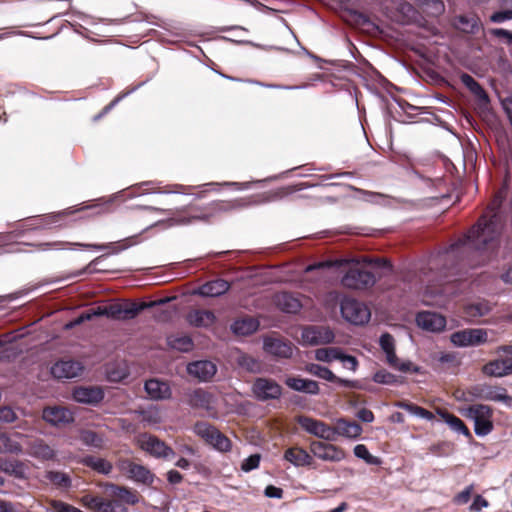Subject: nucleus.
I'll return each instance as SVG.
<instances>
[{
  "label": "nucleus",
  "mask_w": 512,
  "mask_h": 512,
  "mask_svg": "<svg viewBox=\"0 0 512 512\" xmlns=\"http://www.w3.org/2000/svg\"><path fill=\"white\" fill-rule=\"evenodd\" d=\"M239 367L250 373H259L261 371V363L251 355L239 353L236 357Z\"/></svg>",
  "instance_id": "49530a36"
},
{
  "label": "nucleus",
  "mask_w": 512,
  "mask_h": 512,
  "mask_svg": "<svg viewBox=\"0 0 512 512\" xmlns=\"http://www.w3.org/2000/svg\"><path fill=\"white\" fill-rule=\"evenodd\" d=\"M144 389L149 398L156 401L170 399L172 395L169 384L158 379L147 380Z\"/></svg>",
  "instance_id": "393cba45"
},
{
  "label": "nucleus",
  "mask_w": 512,
  "mask_h": 512,
  "mask_svg": "<svg viewBox=\"0 0 512 512\" xmlns=\"http://www.w3.org/2000/svg\"><path fill=\"white\" fill-rule=\"evenodd\" d=\"M215 315L212 311L209 310H193L188 316V322L196 327H207L214 323Z\"/></svg>",
  "instance_id": "ea45409f"
},
{
  "label": "nucleus",
  "mask_w": 512,
  "mask_h": 512,
  "mask_svg": "<svg viewBox=\"0 0 512 512\" xmlns=\"http://www.w3.org/2000/svg\"><path fill=\"white\" fill-rule=\"evenodd\" d=\"M416 323L424 330L440 332L446 326V319L438 313L424 311L417 314Z\"/></svg>",
  "instance_id": "412c9836"
},
{
  "label": "nucleus",
  "mask_w": 512,
  "mask_h": 512,
  "mask_svg": "<svg viewBox=\"0 0 512 512\" xmlns=\"http://www.w3.org/2000/svg\"><path fill=\"white\" fill-rule=\"evenodd\" d=\"M305 370L313 376H316L318 378L324 379L332 383H337L343 387L352 389L360 388V384L358 381L340 378L336 376L330 369L319 364L310 363L306 365Z\"/></svg>",
  "instance_id": "f3484780"
},
{
  "label": "nucleus",
  "mask_w": 512,
  "mask_h": 512,
  "mask_svg": "<svg viewBox=\"0 0 512 512\" xmlns=\"http://www.w3.org/2000/svg\"><path fill=\"white\" fill-rule=\"evenodd\" d=\"M128 478L137 483L150 486L155 480V475L147 467L136 464Z\"/></svg>",
  "instance_id": "c03bdc74"
},
{
  "label": "nucleus",
  "mask_w": 512,
  "mask_h": 512,
  "mask_svg": "<svg viewBox=\"0 0 512 512\" xmlns=\"http://www.w3.org/2000/svg\"><path fill=\"white\" fill-rule=\"evenodd\" d=\"M29 454L40 460H52L55 458V451L42 439H36L31 442L29 447Z\"/></svg>",
  "instance_id": "e433bc0d"
},
{
  "label": "nucleus",
  "mask_w": 512,
  "mask_h": 512,
  "mask_svg": "<svg viewBox=\"0 0 512 512\" xmlns=\"http://www.w3.org/2000/svg\"><path fill=\"white\" fill-rule=\"evenodd\" d=\"M354 455L357 458L363 459L370 465H378L380 463L379 458L371 455L367 447L363 444H358L354 447Z\"/></svg>",
  "instance_id": "603ef678"
},
{
  "label": "nucleus",
  "mask_w": 512,
  "mask_h": 512,
  "mask_svg": "<svg viewBox=\"0 0 512 512\" xmlns=\"http://www.w3.org/2000/svg\"><path fill=\"white\" fill-rule=\"evenodd\" d=\"M17 419L15 411L9 406L0 407V423H12Z\"/></svg>",
  "instance_id": "4d7b16f0"
},
{
  "label": "nucleus",
  "mask_w": 512,
  "mask_h": 512,
  "mask_svg": "<svg viewBox=\"0 0 512 512\" xmlns=\"http://www.w3.org/2000/svg\"><path fill=\"white\" fill-rule=\"evenodd\" d=\"M22 446L6 433H0V453L20 454Z\"/></svg>",
  "instance_id": "de8ad7c7"
},
{
  "label": "nucleus",
  "mask_w": 512,
  "mask_h": 512,
  "mask_svg": "<svg viewBox=\"0 0 512 512\" xmlns=\"http://www.w3.org/2000/svg\"><path fill=\"white\" fill-rule=\"evenodd\" d=\"M260 463V455L253 454L243 460L241 464V469L245 472H250L256 468H258Z\"/></svg>",
  "instance_id": "6e6d98bb"
},
{
  "label": "nucleus",
  "mask_w": 512,
  "mask_h": 512,
  "mask_svg": "<svg viewBox=\"0 0 512 512\" xmlns=\"http://www.w3.org/2000/svg\"><path fill=\"white\" fill-rule=\"evenodd\" d=\"M469 91L476 97L481 106L486 107L489 104V96L478 82Z\"/></svg>",
  "instance_id": "5fc2aeb1"
},
{
  "label": "nucleus",
  "mask_w": 512,
  "mask_h": 512,
  "mask_svg": "<svg viewBox=\"0 0 512 512\" xmlns=\"http://www.w3.org/2000/svg\"><path fill=\"white\" fill-rule=\"evenodd\" d=\"M31 246H35L38 250L46 251L50 248L55 250H63L72 246H79L87 249L94 250H105L110 248L109 244H82V243H73V242H64V241H55V242H45L39 244H30Z\"/></svg>",
  "instance_id": "2f4dec72"
},
{
  "label": "nucleus",
  "mask_w": 512,
  "mask_h": 512,
  "mask_svg": "<svg viewBox=\"0 0 512 512\" xmlns=\"http://www.w3.org/2000/svg\"><path fill=\"white\" fill-rule=\"evenodd\" d=\"M285 384L294 391L310 395H318L320 392L318 383L310 379L290 376L285 379Z\"/></svg>",
  "instance_id": "c756f323"
},
{
  "label": "nucleus",
  "mask_w": 512,
  "mask_h": 512,
  "mask_svg": "<svg viewBox=\"0 0 512 512\" xmlns=\"http://www.w3.org/2000/svg\"><path fill=\"white\" fill-rule=\"evenodd\" d=\"M51 507L55 512H70L72 505L60 500H53L51 502Z\"/></svg>",
  "instance_id": "774afa93"
},
{
  "label": "nucleus",
  "mask_w": 512,
  "mask_h": 512,
  "mask_svg": "<svg viewBox=\"0 0 512 512\" xmlns=\"http://www.w3.org/2000/svg\"><path fill=\"white\" fill-rule=\"evenodd\" d=\"M103 398L104 393L99 387H78L73 391V399L78 403L95 405Z\"/></svg>",
  "instance_id": "bb28decb"
},
{
  "label": "nucleus",
  "mask_w": 512,
  "mask_h": 512,
  "mask_svg": "<svg viewBox=\"0 0 512 512\" xmlns=\"http://www.w3.org/2000/svg\"><path fill=\"white\" fill-rule=\"evenodd\" d=\"M186 403L193 409H212L213 395L208 391L197 388L185 393Z\"/></svg>",
  "instance_id": "4be33fe9"
},
{
  "label": "nucleus",
  "mask_w": 512,
  "mask_h": 512,
  "mask_svg": "<svg viewBox=\"0 0 512 512\" xmlns=\"http://www.w3.org/2000/svg\"><path fill=\"white\" fill-rule=\"evenodd\" d=\"M217 371L216 365L208 360H200L189 363L187 372L189 375L198 378L201 381H208Z\"/></svg>",
  "instance_id": "a878e982"
},
{
  "label": "nucleus",
  "mask_w": 512,
  "mask_h": 512,
  "mask_svg": "<svg viewBox=\"0 0 512 512\" xmlns=\"http://www.w3.org/2000/svg\"><path fill=\"white\" fill-rule=\"evenodd\" d=\"M42 418L52 426H61L73 422L72 412L61 406L46 407L43 409Z\"/></svg>",
  "instance_id": "6ab92c4d"
},
{
  "label": "nucleus",
  "mask_w": 512,
  "mask_h": 512,
  "mask_svg": "<svg viewBox=\"0 0 512 512\" xmlns=\"http://www.w3.org/2000/svg\"><path fill=\"white\" fill-rule=\"evenodd\" d=\"M342 350L340 348L329 347L317 349L315 352V358L322 362H332L334 360H340Z\"/></svg>",
  "instance_id": "09e8293b"
},
{
  "label": "nucleus",
  "mask_w": 512,
  "mask_h": 512,
  "mask_svg": "<svg viewBox=\"0 0 512 512\" xmlns=\"http://www.w3.org/2000/svg\"><path fill=\"white\" fill-rule=\"evenodd\" d=\"M379 344L381 349L386 354L387 363L394 369L401 372L419 373L420 367L413 365L410 361L399 363V359L395 353V341L391 334L384 333L380 336Z\"/></svg>",
  "instance_id": "9d476101"
},
{
  "label": "nucleus",
  "mask_w": 512,
  "mask_h": 512,
  "mask_svg": "<svg viewBox=\"0 0 512 512\" xmlns=\"http://www.w3.org/2000/svg\"><path fill=\"white\" fill-rule=\"evenodd\" d=\"M264 349L267 353L278 358H290L293 354L292 343L280 338H266L264 340Z\"/></svg>",
  "instance_id": "b1692460"
},
{
  "label": "nucleus",
  "mask_w": 512,
  "mask_h": 512,
  "mask_svg": "<svg viewBox=\"0 0 512 512\" xmlns=\"http://www.w3.org/2000/svg\"><path fill=\"white\" fill-rule=\"evenodd\" d=\"M251 391L253 396L261 402L277 400L282 396L281 385L271 378L258 377L254 380Z\"/></svg>",
  "instance_id": "9b49d317"
},
{
  "label": "nucleus",
  "mask_w": 512,
  "mask_h": 512,
  "mask_svg": "<svg viewBox=\"0 0 512 512\" xmlns=\"http://www.w3.org/2000/svg\"><path fill=\"white\" fill-rule=\"evenodd\" d=\"M0 470L17 479H25L27 477V466L20 460H3L0 462Z\"/></svg>",
  "instance_id": "4c0bfd02"
},
{
  "label": "nucleus",
  "mask_w": 512,
  "mask_h": 512,
  "mask_svg": "<svg viewBox=\"0 0 512 512\" xmlns=\"http://www.w3.org/2000/svg\"><path fill=\"white\" fill-rule=\"evenodd\" d=\"M333 430L335 438L337 435L347 438H358L362 433V427L360 424L355 421H348L344 418L336 420Z\"/></svg>",
  "instance_id": "473e14b6"
},
{
  "label": "nucleus",
  "mask_w": 512,
  "mask_h": 512,
  "mask_svg": "<svg viewBox=\"0 0 512 512\" xmlns=\"http://www.w3.org/2000/svg\"><path fill=\"white\" fill-rule=\"evenodd\" d=\"M424 13L431 17H438L445 11L443 0H415Z\"/></svg>",
  "instance_id": "a18cd8bd"
},
{
  "label": "nucleus",
  "mask_w": 512,
  "mask_h": 512,
  "mask_svg": "<svg viewBox=\"0 0 512 512\" xmlns=\"http://www.w3.org/2000/svg\"><path fill=\"white\" fill-rule=\"evenodd\" d=\"M397 11L402 15L401 22L408 23L417 16V11L412 4L405 0H400L396 6Z\"/></svg>",
  "instance_id": "8fccbe9b"
},
{
  "label": "nucleus",
  "mask_w": 512,
  "mask_h": 512,
  "mask_svg": "<svg viewBox=\"0 0 512 512\" xmlns=\"http://www.w3.org/2000/svg\"><path fill=\"white\" fill-rule=\"evenodd\" d=\"M303 339L311 345L328 344L333 342L334 333L327 327L310 326L304 329Z\"/></svg>",
  "instance_id": "5701e85b"
},
{
  "label": "nucleus",
  "mask_w": 512,
  "mask_h": 512,
  "mask_svg": "<svg viewBox=\"0 0 512 512\" xmlns=\"http://www.w3.org/2000/svg\"><path fill=\"white\" fill-rule=\"evenodd\" d=\"M512 19V9H506L502 11L494 12L490 16V21L493 23H502Z\"/></svg>",
  "instance_id": "bf43d9fd"
},
{
  "label": "nucleus",
  "mask_w": 512,
  "mask_h": 512,
  "mask_svg": "<svg viewBox=\"0 0 512 512\" xmlns=\"http://www.w3.org/2000/svg\"><path fill=\"white\" fill-rule=\"evenodd\" d=\"M297 423L309 434L326 441H335L333 427L323 421L302 415L297 417Z\"/></svg>",
  "instance_id": "4468645a"
},
{
  "label": "nucleus",
  "mask_w": 512,
  "mask_h": 512,
  "mask_svg": "<svg viewBox=\"0 0 512 512\" xmlns=\"http://www.w3.org/2000/svg\"><path fill=\"white\" fill-rule=\"evenodd\" d=\"M343 364V367L349 369L351 371H356L358 368V360L356 357L352 355H347L343 351L340 356V360Z\"/></svg>",
  "instance_id": "13d9d810"
},
{
  "label": "nucleus",
  "mask_w": 512,
  "mask_h": 512,
  "mask_svg": "<svg viewBox=\"0 0 512 512\" xmlns=\"http://www.w3.org/2000/svg\"><path fill=\"white\" fill-rule=\"evenodd\" d=\"M167 345L179 352H189L193 349V340L186 334H171L167 337Z\"/></svg>",
  "instance_id": "58836bf2"
},
{
  "label": "nucleus",
  "mask_w": 512,
  "mask_h": 512,
  "mask_svg": "<svg viewBox=\"0 0 512 512\" xmlns=\"http://www.w3.org/2000/svg\"><path fill=\"white\" fill-rule=\"evenodd\" d=\"M193 432L219 452H229L232 448L231 440L206 421L196 422Z\"/></svg>",
  "instance_id": "20e7f679"
},
{
  "label": "nucleus",
  "mask_w": 512,
  "mask_h": 512,
  "mask_svg": "<svg viewBox=\"0 0 512 512\" xmlns=\"http://www.w3.org/2000/svg\"><path fill=\"white\" fill-rule=\"evenodd\" d=\"M81 462L84 466L89 467L103 475L110 474L113 469V466L109 461L92 455L83 457Z\"/></svg>",
  "instance_id": "79ce46f5"
},
{
  "label": "nucleus",
  "mask_w": 512,
  "mask_h": 512,
  "mask_svg": "<svg viewBox=\"0 0 512 512\" xmlns=\"http://www.w3.org/2000/svg\"><path fill=\"white\" fill-rule=\"evenodd\" d=\"M135 465H136V463L132 462L129 459H122V460H119L117 463L118 469L121 472L125 473L127 475V477H129V475L131 474V471Z\"/></svg>",
  "instance_id": "338daca9"
},
{
  "label": "nucleus",
  "mask_w": 512,
  "mask_h": 512,
  "mask_svg": "<svg viewBox=\"0 0 512 512\" xmlns=\"http://www.w3.org/2000/svg\"><path fill=\"white\" fill-rule=\"evenodd\" d=\"M64 215V213H56V214H48V215H45L43 218H41V224L39 225V227H42V228H48L50 227L51 225L57 223L61 217Z\"/></svg>",
  "instance_id": "e2e57ef3"
},
{
  "label": "nucleus",
  "mask_w": 512,
  "mask_h": 512,
  "mask_svg": "<svg viewBox=\"0 0 512 512\" xmlns=\"http://www.w3.org/2000/svg\"><path fill=\"white\" fill-rule=\"evenodd\" d=\"M143 209L148 210V211H156V212L172 215V217H170L167 220V222H169V224L171 226L172 225H188V224H191L193 221H197V220H200V221L208 220V216L204 215V214H197V215L195 214V215H191V216L178 215V213L183 212L185 210V208L171 210V209H162V208H158V207H154V206H144Z\"/></svg>",
  "instance_id": "aec40b11"
},
{
  "label": "nucleus",
  "mask_w": 512,
  "mask_h": 512,
  "mask_svg": "<svg viewBox=\"0 0 512 512\" xmlns=\"http://www.w3.org/2000/svg\"><path fill=\"white\" fill-rule=\"evenodd\" d=\"M230 289V283L224 279H215L201 285L196 293L203 297H219Z\"/></svg>",
  "instance_id": "c85d7f7f"
},
{
  "label": "nucleus",
  "mask_w": 512,
  "mask_h": 512,
  "mask_svg": "<svg viewBox=\"0 0 512 512\" xmlns=\"http://www.w3.org/2000/svg\"><path fill=\"white\" fill-rule=\"evenodd\" d=\"M472 491H473V485L467 486L463 491H461L460 493H458L455 496L454 502L458 505H463V504L468 503L471 498Z\"/></svg>",
  "instance_id": "052dcab7"
},
{
  "label": "nucleus",
  "mask_w": 512,
  "mask_h": 512,
  "mask_svg": "<svg viewBox=\"0 0 512 512\" xmlns=\"http://www.w3.org/2000/svg\"><path fill=\"white\" fill-rule=\"evenodd\" d=\"M153 303L126 302L124 304L115 303L106 308V317L113 320L127 321L136 318L142 311L151 308Z\"/></svg>",
  "instance_id": "1a4fd4ad"
},
{
  "label": "nucleus",
  "mask_w": 512,
  "mask_h": 512,
  "mask_svg": "<svg viewBox=\"0 0 512 512\" xmlns=\"http://www.w3.org/2000/svg\"><path fill=\"white\" fill-rule=\"evenodd\" d=\"M488 334L485 329L469 328L454 332L451 342L457 347L478 346L487 342Z\"/></svg>",
  "instance_id": "ddd939ff"
},
{
  "label": "nucleus",
  "mask_w": 512,
  "mask_h": 512,
  "mask_svg": "<svg viewBox=\"0 0 512 512\" xmlns=\"http://www.w3.org/2000/svg\"><path fill=\"white\" fill-rule=\"evenodd\" d=\"M103 488L110 499L86 494L81 498V504L93 512H129L126 505H136L139 494L126 486L106 482Z\"/></svg>",
  "instance_id": "f03ea898"
},
{
  "label": "nucleus",
  "mask_w": 512,
  "mask_h": 512,
  "mask_svg": "<svg viewBox=\"0 0 512 512\" xmlns=\"http://www.w3.org/2000/svg\"><path fill=\"white\" fill-rule=\"evenodd\" d=\"M310 451L313 456L323 461L340 462L346 457L341 447L322 441H312Z\"/></svg>",
  "instance_id": "2eb2a0df"
},
{
  "label": "nucleus",
  "mask_w": 512,
  "mask_h": 512,
  "mask_svg": "<svg viewBox=\"0 0 512 512\" xmlns=\"http://www.w3.org/2000/svg\"><path fill=\"white\" fill-rule=\"evenodd\" d=\"M497 353H503L504 358L489 361L482 367L486 376L501 378L512 374V345H503L497 348Z\"/></svg>",
  "instance_id": "423d86ee"
},
{
  "label": "nucleus",
  "mask_w": 512,
  "mask_h": 512,
  "mask_svg": "<svg viewBox=\"0 0 512 512\" xmlns=\"http://www.w3.org/2000/svg\"><path fill=\"white\" fill-rule=\"evenodd\" d=\"M490 34L499 39H505L507 43H512V32L503 28H493Z\"/></svg>",
  "instance_id": "0e129e2a"
},
{
  "label": "nucleus",
  "mask_w": 512,
  "mask_h": 512,
  "mask_svg": "<svg viewBox=\"0 0 512 512\" xmlns=\"http://www.w3.org/2000/svg\"><path fill=\"white\" fill-rule=\"evenodd\" d=\"M492 305L487 300H480L470 303L464 308V315L469 321H476L478 318L488 315Z\"/></svg>",
  "instance_id": "f704fd0d"
},
{
  "label": "nucleus",
  "mask_w": 512,
  "mask_h": 512,
  "mask_svg": "<svg viewBox=\"0 0 512 512\" xmlns=\"http://www.w3.org/2000/svg\"><path fill=\"white\" fill-rule=\"evenodd\" d=\"M376 282V277L371 271L359 267H350L341 279V284L348 289L363 290L372 287Z\"/></svg>",
  "instance_id": "0eeeda50"
},
{
  "label": "nucleus",
  "mask_w": 512,
  "mask_h": 512,
  "mask_svg": "<svg viewBox=\"0 0 512 512\" xmlns=\"http://www.w3.org/2000/svg\"><path fill=\"white\" fill-rule=\"evenodd\" d=\"M470 394L477 399L502 402L507 406L512 405V397L509 396L507 390L501 386L478 384L471 387Z\"/></svg>",
  "instance_id": "f8f14e48"
},
{
  "label": "nucleus",
  "mask_w": 512,
  "mask_h": 512,
  "mask_svg": "<svg viewBox=\"0 0 512 512\" xmlns=\"http://www.w3.org/2000/svg\"><path fill=\"white\" fill-rule=\"evenodd\" d=\"M306 187L305 183H301L298 185H290L287 187L279 188L277 190L264 192L261 194L252 195L248 198L238 199L228 204L225 207L220 208L223 211L231 210V209H239L246 208L255 205L266 204L270 202H275L284 199L288 195H291L301 189Z\"/></svg>",
  "instance_id": "7ed1b4c3"
},
{
  "label": "nucleus",
  "mask_w": 512,
  "mask_h": 512,
  "mask_svg": "<svg viewBox=\"0 0 512 512\" xmlns=\"http://www.w3.org/2000/svg\"><path fill=\"white\" fill-rule=\"evenodd\" d=\"M259 328V321L253 316H243L235 319L230 329L237 336H248L255 333Z\"/></svg>",
  "instance_id": "cd10ccee"
},
{
  "label": "nucleus",
  "mask_w": 512,
  "mask_h": 512,
  "mask_svg": "<svg viewBox=\"0 0 512 512\" xmlns=\"http://www.w3.org/2000/svg\"><path fill=\"white\" fill-rule=\"evenodd\" d=\"M454 26L463 33L477 34L480 31L482 24L477 15L464 14L455 17Z\"/></svg>",
  "instance_id": "7c9ffc66"
},
{
  "label": "nucleus",
  "mask_w": 512,
  "mask_h": 512,
  "mask_svg": "<svg viewBox=\"0 0 512 512\" xmlns=\"http://www.w3.org/2000/svg\"><path fill=\"white\" fill-rule=\"evenodd\" d=\"M501 231V219L496 213L483 215L463 238L430 258V269H440L445 278L458 276L454 280H461L463 269L484 261L483 251L497 245Z\"/></svg>",
  "instance_id": "f257e3e1"
},
{
  "label": "nucleus",
  "mask_w": 512,
  "mask_h": 512,
  "mask_svg": "<svg viewBox=\"0 0 512 512\" xmlns=\"http://www.w3.org/2000/svg\"><path fill=\"white\" fill-rule=\"evenodd\" d=\"M372 379L379 384L392 385L398 383L397 377L384 369L377 371Z\"/></svg>",
  "instance_id": "864d4df0"
},
{
  "label": "nucleus",
  "mask_w": 512,
  "mask_h": 512,
  "mask_svg": "<svg viewBox=\"0 0 512 512\" xmlns=\"http://www.w3.org/2000/svg\"><path fill=\"white\" fill-rule=\"evenodd\" d=\"M46 478L58 487L69 488L71 486L69 475L60 471H48Z\"/></svg>",
  "instance_id": "3c124183"
},
{
  "label": "nucleus",
  "mask_w": 512,
  "mask_h": 512,
  "mask_svg": "<svg viewBox=\"0 0 512 512\" xmlns=\"http://www.w3.org/2000/svg\"><path fill=\"white\" fill-rule=\"evenodd\" d=\"M488 506L489 502L482 495H476L473 499L472 504L469 507V510L472 512H479L483 508H487Z\"/></svg>",
  "instance_id": "680f3d73"
},
{
  "label": "nucleus",
  "mask_w": 512,
  "mask_h": 512,
  "mask_svg": "<svg viewBox=\"0 0 512 512\" xmlns=\"http://www.w3.org/2000/svg\"><path fill=\"white\" fill-rule=\"evenodd\" d=\"M463 415L474 422V432L477 436L483 437L493 430V410L484 404H474L467 407Z\"/></svg>",
  "instance_id": "39448f33"
},
{
  "label": "nucleus",
  "mask_w": 512,
  "mask_h": 512,
  "mask_svg": "<svg viewBox=\"0 0 512 512\" xmlns=\"http://www.w3.org/2000/svg\"><path fill=\"white\" fill-rule=\"evenodd\" d=\"M141 448L151 456L158 459L170 460L175 457L174 450L156 436L144 435L141 440Z\"/></svg>",
  "instance_id": "dca6fc26"
},
{
  "label": "nucleus",
  "mask_w": 512,
  "mask_h": 512,
  "mask_svg": "<svg viewBox=\"0 0 512 512\" xmlns=\"http://www.w3.org/2000/svg\"><path fill=\"white\" fill-rule=\"evenodd\" d=\"M275 302L279 309L285 313H297L301 309L299 299L288 292H282L276 295Z\"/></svg>",
  "instance_id": "c9c22d12"
},
{
  "label": "nucleus",
  "mask_w": 512,
  "mask_h": 512,
  "mask_svg": "<svg viewBox=\"0 0 512 512\" xmlns=\"http://www.w3.org/2000/svg\"><path fill=\"white\" fill-rule=\"evenodd\" d=\"M340 311L342 317L354 325H363L371 317L368 307L364 303L352 298H344L341 301Z\"/></svg>",
  "instance_id": "6e6552de"
},
{
  "label": "nucleus",
  "mask_w": 512,
  "mask_h": 512,
  "mask_svg": "<svg viewBox=\"0 0 512 512\" xmlns=\"http://www.w3.org/2000/svg\"><path fill=\"white\" fill-rule=\"evenodd\" d=\"M358 191L363 195V199L365 201H368L371 203H379L380 199L386 198V196L384 194H381L378 192H370V191H365V190H360V189H358Z\"/></svg>",
  "instance_id": "69168bd1"
},
{
  "label": "nucleus",
  "mask_w": 512,
  "mask_h": 512,
  "mask_svg": "<svg viewBox=\"0 0 512 512\" xmlns=\"http://www.w3.org/2000/svg\"><path fill=\"white\" fill-rule=\"evenodd\" d=\"M83 370L79 361L67 359L57 361L51 367V374L56 379H72L78 377Z\"/></svg>",
  "instance_id": "a211bd4d"
},
{
  "label": "nucleus",
  "mask_w": 512,
  "mask_h": 512,
  "mask_svg": "<svg viewBox=\"0 0 512 512\" xmlns=\"http://www.w3.org/2000/svg\"><path fill=\"white\" fill-rule=\"evenodd\" d=\"M79 440L85 446L92 447L95 449H103L105 445V438L102 434L97 433L93 430L82 429L79 432Z\"/></svg>",
  "instance_id": "a19ab883"
},
{
  "label": "nucleus",
  "mask_w": 512,
  "mask_h": 512,
  "mask_svg": "<svg viewBox=\"0 0 512 512\" xmlns=\"http://www.w3.org/2000/svg\"><path fill=\"white\" fill-rule=\"evenodd\" d=\"M439 415L445 421V423L451 428V430L471 438V433L468 427L460 418L456 417L455 415L447 411H441L439 412Z\"/></svg>",
  "instance_id": "37998d69"
},
{
  "label": "nucleus",
  "mask_w": 512,
  "mask_h": 512,
  "mask_svg": "<svg viewBox=\"0 0 512 512\" xmlns=\"http://www.w3.org/2000/svg\"><path fill=\"white\" fill-rule=\"evenodd\" d=\"M284 459L296 467L311 466L313 457L301 447H291L284 453Z\"/></svg>",
  "instance_id": "72a5a7b5"
}]
</instances>
